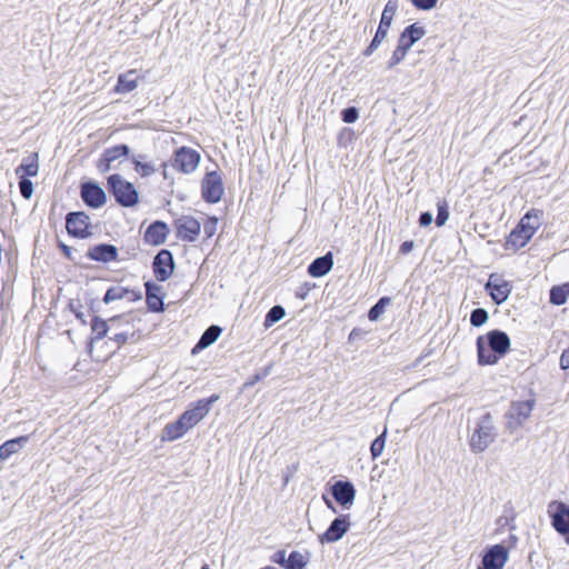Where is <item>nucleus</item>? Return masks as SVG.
Wrapping results in <instances>:
<instances>
[{
	"mask_svg": "<svg viewBox=\"0 0 569 569\" xmlns=\"http://www.w3.org/2000/svg\"><path fill=\"white\" fill-rule=\"evenodd\" d=\"M509 336L499 329L488 331L477 338L478 363L481 366L497 363L510 349Z\"/></svg>",
	"mask_w": 569,
	"mask_h": 569,
	"instance_id": "f257e3e1",
	"label": "nucleus"
},
{
	"mask_svg": "<svg viewBox=\"0 0 569 569\" xmlns=\"http://www.w3.org/2000/svg\"><path fill=\"white\" fill-rule=\"evenodd\" d=\"M498 436L491 413L481 415L473 423L470 431L469 446L473 453L483 452L496 441Z\"/></svg>",
	"mask_w": 569,
	"mask_h": 569,
	"instance_id": "f03ea898",
	"label": "nucleus"
},
{
	"mask_svg": "<svg viewBox=\"0 0 569 569\" xmlns=\"http://www.w3.org/2000/svg\"><path fill=\"white\" fill-rule=\"evenodd\" d=\"M539 213L540 211L527 212L517 224V227L508 236L505 248L506 250H518L523 248L533 237L536 230L539 228Z\"/></svg>",
	"mask_w": 569,
	"mask_h": 569,
	"instance_id": "7ed1b4c3",
	"label": "nucleus"
},
{
	"mask_svg": "<svg viewBox=\"0 0 569 569\" xmlns=\"http://www.w3.org/2000/svg\"><path fill=\"white\" fill-rule=\"evenodd\" d=\"M110 193L121 207L131 208L139 201V193L133 183L124 180L120 174L114 173L108 177Z\"/></svg>",
	"mask_w": 569,
	"mask_h": 569,
	"instance_id": "20e7f679",
	"label": "nucleus"
},
{
	"mask_svg": "<svg viewBox=\"0 0 569 569\" xmlns=\"http://www.w3.org/2000/svg\"><path fill=\"white\" fill-rule=\"evenodd\" d=\"M219 398V395L214 393L207 399H200L192 403L191 407L180 416L189 430L209 413L211 406L217 402Z\"/></svg>",
	"mask_w": 569,
	"mask_h": 569,
	"instance_id": "39448f33",
	"label": "nucleus"
},
{
	"mask_svg": "<svg viewBox=\"0 0 569 569\" xmlns=\"http://www.w3.org/2000/svg\"><path fill=\"white\" fill-rule=\"evenodd\" d=\"M224 193L221 174L218 171L207 172L201 182V194L204 201L217 203Z\"/></svg>",
	"mask_w": 569,
	"mask_h": 569,
	"instance_id": "423d86ee",
	"label": "nucleus"
},
{
	"mask_svg": "<svg viewBox=\"0 0 569 569\" xmlns=\"http://www.w3.org/2000/svg\"><path fill=\"white\" fill-rule=\"evenodd\" d=\"M532 408L531 400L513 402L506 413L507 428L512 432L521 427L529 419Z\"/></svg>",
	"mask_w": 569,
	"mask_h": 569,
	"instance_id": "0eeeda50",
	"label": "nucleus"
},
{
	"mask_svg": "<svg viewBox=\"0 0 569 569\" xmlns=\"http://www.w3.org/2000/svg\"><path fill=\"white\" fill-rule=\"evenodd\" d=\"M90 218L83 211L69 212L66 216V228L70 236L86 239L91 232L89 231Z\"/></svg>",
	"mask_w": 569,
	"mask_h": 569,
	"instance_id": "6e6552de",
	"label": "nucleus"
},
{
	"mask_svg": "<svg viewBox=\"0 0 569 569\" xmlns=\"http://www.w3.org/2000/svg\"><path fill=\"white\" fill-rule=\"evenodd\" d=\"M553 529L561 536L569 535V506L562 501H552L548 507Z\"/></svg>",
	"mask_w": 569,
	"mask_h": 569,
	"instance_id": "1a4fd4ad",
	"label": "nucleus"
},
{
	"mask_svg": "<svg viewBox=\"0 0 569 569\" xmlns=\"http://www.w3.org/2000/svg\"><path fill=\"white\" fill-rule=\"evenodd\" d=\"M199 162L200 154L198 151L191 148L181 147L174 152L172 167L183 173H191L198 168Z\"/></svg>",
	"mask_w": 569,
	"mask_h": 569,
	"instance_id": "9d476101",
	"label": "nucleus"
},
{
	"mask_svg": "<svg viewBox=\"0 0 569 569\" xmlns=\"http://www.w3.org/2000/svg\"><path fill=\"white\" fill-rule=\"evenodd\" d=\"M80 196L84 204L92 209L101 208L107 202L104 190L94 181L81 183Z\"/></svg>",
	"mask_w": 569,
	"mask_h": 569,
	"instance_id": "9b49d317",
	"label": "nucleus"
},
{
	"mask_svg": "<svg viewBox=\"0 0 569 569\" xmlns=\"http://www.w3.org/2000/svg\"><path fill=\"white\" fill-rule=\"evenodd\" d=\"M152 270L158 281L168 280L174 270V260L171 251L161 249L152 261Z\"/></svg>",
	"mask_w": 569,
	"mask_h": 569,
	"instance_id": "f8f14e48",
	"label": "nucleus"
},
{
	"mask_svg": "<svg viewBox=\"0 0 569 569\" xmlns=\"http://www.w3.org/2000/svg\"><path fill=\"white\" fill-rule=\"evenodd\" d=\"M332 498L343 509H349L356 499V488L349 480H338L330 487Z\"/></svg>",
	"mask_w": 569,
	"mask_h": 569,
	"instance_id": "ddd939ff",
	"label": "nucleus"
},
{
	"mask_svg": "<svg viewBox=\"0 0 569 569\" xmlns=\"http://www.w3.org/2000/svg\"><path fill=\"white\" fill-rule=\"evenodd\" d=\"M349 515H340L335 518L328 529L319 536L321 543H332L339 541L350 528Z\"/></svg>",
	"mask_w": 569,
	"mask_h": 569,
	"instance_id": "4468645a",
	"label": "nucleus"
},
{
	"mask_svg": "<svg viewBox=\"0 0 569 569\" xmlns=\"http://www.w3.org/2000/svg\"><path fill=\"white\" fill-rule=\"evenodd\" d=\"M174 226L178 238L188 242L196 241L201 230V223L191 216L178 218L174 221Z\"/></svg>",
	"mask_w": 569,
	"mask_h": 569,
	"instance_id": "2eb2a0df",
	"label": "nucleus"
},
{
	"mask_svg": "<svg viewBox=\"0 0 569 569\" xmlns=\"http://www.w3.org/2000/svg\"><path fill=\"white\" fill-rule=\"evenodd\" d=\"M485 289L496 305H501L507 301L511 292L510 283L500 279L496 274H490L487 283L485 284Z\"/></svg>",
	"mask_w": 569,
	"mask_h": 569,
	"instance_id": "dca6fc26",
	"label": "nucleus"
},
{
	"mask_svg": "<svg viewBox=\"0 0 569 569\" xmlns=\"http://www.w3.org/2000/svg\"><path fill=\"white\" fill-rule=\"evenodd\" d=\"M507 560V548L502 545H495L487 549L478 569H501Z\"/></svg>",
	"mask_w": 569,
	"mask_h": 569,
	"instance_id": "f3484780",
	"label": "nucleus"
},
{
	"mask_svg": "<svg viewBox=\"0 0 569 569\" xmlns=\"http://www.w3.org/2000/svg\"><path fill=\"white\" fill-rule=\"evenodd\" d=\"M90 260L108 263L118 260V248L110 243H99L92 246L87 251Z\"/></svg>",
	"mask_w": 569,
	"mask_h": 569,
	"instance_id": "a211bd4d",
	"label": "nucleus"
},
{
	"mask_svg": "<svg viewBox=\"0 0 569 569\" xmlns=\"http://www.w3.org/2000/svg\"><path fill=\"white\" fill-rule=\"evenodd\" d=\"M146 288V302L148 309L152 312H162L164 310L162 287L152 282L147 281Z\"/></svg>",
	"mask_w": 569,
	"mask_h": 569,
	"instance_id": "6ab92c4d",
	"label": "nucleus"
},
{
	"mask_svg": "<svg viewBox=\"0 0 569 569\" xmlns=\"http://www.w3.org/2000/svg\"><path fill=\"white\" fill-rule=\"evenodd\" d=\"M169 229L163 221L152 222L146 230L143 239L147 243L152 246L162 244L168 236Z\"/></svg>",
	"mask_w": 569,
	"mask_h": 569,
	"instance_id": "aec40b11",
	"label": "nucleus"
},
{
	"mask_svg": "<svg viewBox=\"0 0 569 569\" xmlns=\"http://www.w3.org/2000/svg\"><path fill=\"white\" fill-rule=\"evenodd\" d=\"M333 267V257L331 252H328L321 257L316 258L308 266V273L311 277L320 278L330 272Z\"/></svg>",
	"mask_w": 569,
	"mask_h": 569,
	"instance_id": "412c9836",
	"label": "nucleus"
},
{
	"mask_svg": "<svg viewBox=\"0 0 569 569\" xmlns=\"http://www.w3.org/2000/svg\"><path fill=\"white\" fill-rule=\"evenodd\" d=\"M426 34L423 27L412 23L400 33L398 43L409 50L417 41Z\"/></svg>",
	"mask_w": 569,
	"mask_h": 569,
	"instance_id": "4be33fe9",
	"label": "nucleus"
},
{
	"mask_svg": "<svg viewBox=\"0 0 569 569\" xmlns=\"http://www.w3.org/2000/svg\"><path fill=\"white\" fill-rule=\"evenodd\" d=\"M39 172V156L37 152H31L26 156L21 163L16 168L18 177H36Z\"/></svg>",
	"mask_w": 569,
	"mask_h": 569,
	"instance_id": "5701e85b",
	"label": "nucleus"
},
{
	"mask_svg": "<svg viewBox=\"0 0 569 569\" xmlns=\"http://www.w3.org/2000/svg\"><path fill=\"white\" fill-rule=\"evenodd\" d=\"M138 72L132 69L124 73L119 74L116 86V91L119 93H129L138 87Z\"/></svg>",
	"mask_w": 569,
	"mask_h": 569,
	"instance_id": "b1692460",
	"label": "nucleus"
},
{
	"mask_svg": "<svg viewBox=\"0 0 569 569\" xmlns=\"http://www.w3.org/2000/svg\"><path fill=\"white\" fill-rule=\"evenodd\" d=\"M189 431L183 420L179 417L174 422L168 423L162 431V439L173 441Z\"/></svg>",
	"mask_w": 569,
	"mask_h": 569,
	"instance_id": "393cba45",
	"label": "nucleus"
},
{
	"mask_svg": "<svg viewBox=\"0 0 569 569\" xmlns=\"http://www.w3.org/2000/svg\"><path fill=\"white\" fill-rule=\"evenodd\" d=\"M189 431L183 420L179 417L174 422L168 423L162 431V439L173 441Z\"/></svg>",
	"mask_w": 569,
	"mask_h": 569,
	"instance_id": "a878e982",
	"label": "nucleus"
},
{
	"mask_svg": "<svg viewBox=\"0 0 569 569\" xmlns=\"http://www.w3.org/2000/svg\"><path fill=\"white\" fill-rule=\"evenodd\" d=\"M28 437L21 436L14 439H10L0 446V457L2 460L8 459L11 455L19 451V449L27 443Z\"/></svg>",
	"mask_w": 569,
	"mask_h": 569,
	"instance_id": "bb28decb",
	"label": "nucleus"
},
{
	"mask_svg": "<svg viewBox=\"0 0 569 569\" xmlns=\"http://www.w3.org/2000/svg\"><path fill=\"white\" fill-rule=\"evenodd\" d=\"M147 156L146 154H133L131 156L130 160L134 166V170L141 176V177H150L153 174L157 169L156 167L150 163L146 162Z\"/></svg>",
	"mask_w": 569,
	"mask_h": 569,
	"instance_id": "cd10ccee",
	"label": "nucleus"
},
{
	"mask_svg": "<svg viewBox=\"0 0 569 569\" xmlns=\"http://www.w3.org/2000/svg\"><path fill=\"white\" fill-rule=\"evenodd\" d=\"M221 335V328L219 326L212 325L208 327L204 332L201 335L197 348L204 349L214 343Z\"/></svg>",
	"mask_w": 569,
	"mask_h": 569,
	"instance_id": "c85d7f7f",
	"label": "nucleus"
},
{
	"mask_svg": "<svg viewBox=\"0 0 569 569\" xmlns=\"http://www.w3.org/2000/svg\"><path fill=\"white\" fill-rule=\"evenodd\" d=\"M569 297V283L553 286L550 289L549 301L555 306H562Z\"/></svg>",
	"mask_w": 569,
	"mask_h": 569,
	"instance_id": "c756f323",
	"label": "nucleus"
},
{
	"mask_svg": "<svg viewBox=\"0 0 569 569\" xmlns=\"http://www.w3.org/2000/svg\"><path fill=\"white\" fill-rule=\"evenodd\" d=\"M388 31L389 29L387 27L379 24L376 34L373 36V39L371 40L369 46L363 50L362 54L365 57H370L386 39Z\"/></svg>",
	"mask_w": 569,
	"mask_h": 569,
	"instance_id": "7c9ffc66",
	"label": "nucleus"
},
{
	"mask_svg": "<svg viewBox=\"0 0 569 569\" xmlns=\"http://www.w3.org/2000/svg\"><path fill=\"white\" fill-rule=\"evenodd\" d=\"M398 8L399 4L397 0H389L385 6L379 24L390 29L391 22L398 11Z\"/></svg>",
	"mask_w": 569,
	"mask_h": 569,
	"instance_id": "2f4dec72",
	"label": "nucleus"
},
{
	"mask_svg": "<svg viewBox=\"0 0 569 569\" xmlns=\"http://www.w3.org/2000/svg\"><path fill=\"white\" fill-rule=\"evenodd\" d=\"M130 148L127 144H118L111 148H108L103 151V154L107 157V160H111L113 163L114 161L119 160L120 158H126L129 156Z\"/></svg>",
	"mask_w": 569,
	"mask_h": 569,
	"instance_id": "473e14b6",
	"label": "nucleus"
},
{
	"mask_svg": "<svg viewBox=\"0 0 569 569\" xmlns=\"http://www.w3.org/2000/svg\"><path fill=\"white\" fill-rule=\"evenodd\" d=\"M391 302V298L381 297L368 311L370 321H377L385 312L386 307Z\"/></svg>",
	"mask_w": 569,
	"mask_h": 569,
	"instance_id": "72a5a7b5",
	"label": "nucleus"
},
{
	"mask_svg": "<svg viewBox=\"0 0 569 569\" xmlns=\"http://www.w3.org/2000/svg\"><path fill=\"white\" fill-rule=\"evenodd\" d=\"M286 315V311L283 307L277 305L270 308V310L267 312L263 326L266 328H269L280 321Z\"/></svg>",
	"mask_w": 569,
	"mask_h": 569,
	"instance_id": "f704fd0d",
	"label": "nucleus"
},
{
	"mask_svg": "<svg viewBox=\"0 0 569 569\" xmlns=\"http://www.w3.org/2000/svg\"><path fill=\"white\" fill-rule=\"evenodd\" d=\"M91 329L92 332L94 333V339L100 340L107 336L109 326L106 320L101 319L98 316H94L91 321Z\"/></svg>",
	"mask_w": 569,
	"mask_h": 569,
	"instance_id": "c9c22d12",
	"label": "nucleus"
},
{
	"mask_svg": "<svg viewBox=\"0 0 569 569\" xmlns=\"http://www.w3.org/2000/svg\"><path fill=\"white\" fill-rule=\"evenodd\" d=\"M126 293H128V288L122 286H112L107 290L103 297V302L110 303L112 301L124 299Z\"/></svg>",
	"mask_w": 569,
	"mask_h": 569,
	"instance_id": "e433bc0d",
	"label": "nucleus"
},
{
	"mask_svg": "<svg viewBox=\"0 0 569 569\" xmlns=\"http://www.w3.org/2000/svg\"><path fill=\"white\" fill-rule=\"evenodd\" d=\"M287 569H303L308 559L299 551H292L288 557Z\"/></svg>",
	"mask_w": 569,
	"mask_h": 569,
	"instance_id": "4c0bfd02",
	"label": "nucleus"
},
{
	"mask_svg": "<svg viewBox=\"0 0 569 569\" xmlns=\"http://www.w3.org/2000/svg\"><path fill=\"white\" fill-rule=\"evenodd\" d=\"M489 319V313L483 308H476L470 313V323L473 327H481Z\"/></svg>",
	"mask_w": 569,
	"mask_h": 569,
	"instance_id": "58836bf2",
	"label": "nucleus"
},
{
	"mask_svg": "<svg viewBox=\"0 0 569 569\" xmlns=\"http://www.w3.org/2000/svg\"><path fill=\"white\" fill-rule=\"evenodd\" d=\"M385 445L386 430L371 442L370 452L373 459L378 458L382 453Z\"/></svg>",
	"mask_w": 569,
	"mask_h": 569,
	"instance_id": "ea45409f",
	"label": "nucleus"
},
{
	"mask_svg": "<svg viewBox=\"0 0 569 569\" xmlns=\"http://www.w3.org/2000/svg\"><path fill=\"white\" fill-rule=\"evenodd\" d=\"M437 217H436V224L438 227H441L443 226L448 218H449V209H448V203L442 200V201H438L437 202Z\"/></svg>",
	"mask_w": 569,
	"mask_h": 569,
	"instance_id": "a19ab883",
	"label": "nucleus"
},
{
	"mask_svg": "<svg viewBox=\"0 0 569 569\" xmlns=\"http://www.w3.org/2000/svg\"><path fill=\"white\" fill-rule=\"evenodd\" d=\"M19 190L21 196L24 199H30L33 194V183L32 181L27 177H19Z\"/></svg>",
	"mask_w": 569,
	"mask_h": 569,
	"instance_id": "79ce46f5",
	"label": "nucleus"
},
{
	"mask_svg": "<svg viewBox=\"0 0 569 569\" xmlns=\"http://www.w3.org/2000/svg\"><path fill=\"white\" fill-rule=\"evenodd\" d=\"M408 51L409 50H407L406 48L398 43L388 63V69H391L395 66L399 64L405 59Z\"/></svg>",
	"mask_w": 569,
	"mask_h": 569,
	"instance_id": "37998d69",
	"label": "nucleus"
},
{
	"mask_svg": "<svg viewBox=\"0 0 569 569\" xmlns=\"http://www.w3.org/2000/svg\"><path fill=\"white\" fill-rule=\"evenodd\" d=\"M111 340L116 341L118 346H122L127 343L129 340L136 341L138 338H136V332L133 331H122L114 333L113 337L110 338Z\"/></svg>",
	"mask_w": 569,
	"mask_h": 569,
	"instance_id": "c03bdc74",
	"label": "nucleus"
},
{
	"mask_svg": "<svg viewBox=\"0 0 569 569\" xmlns=\"http://www.w3.org/2000/svg\"><path fill=\"white\" fill-rule=\"evenodd\" d=\"M359 118V111L356 107H348L341 111V119L346 123H353Z\"/></svg>",
	"mask_w": 569,
	"mask_h": 569,
	"instance_id": "a18cd8bd",
	"label": "nucleus"
},
{
	"mask_svg": "<svg viewBox=\"0 0 569 569\" xmlns=\"http://www.w3.org/2000/svg\"><path fill=\"white\" fill-rule=\"evenodd\" d=\"M218 219L216 217L208 218V220L203 223V232L207 238H211L216 233Z\"/></svg>",
	"mask_w": 569,
	"mask_h": 569,
	"instance_id": "49530a36",
	"label": "nucleus"
},
{
	"mask_svg": "<svg viewBox=\"0 0 569 569\" xmlns=\"http://www.w3.org/2000/svg\"><path fill=\"white\" fill-rule=\"evenodd\" d=\"M271 366L263 368L260 372L254 373L246 383V386H253L258 381L264 379L270 375Z\"/></svg>",
	"mask_w": 569,
	"mask_h": 569,
	"instance_id": "de8ad7c7",
	"label": "nucleus"
},
{
	"mask_svg": "<svg viewBox=\"0 0 569 569\" xmlns=\"http://www.w3.org/2000/svg\"><path fill=\"white\" fill-rule=\"evenodd\" d=\"M419 10H431L437 6L438 0H410Z\"/></svg>",
	"mask_w": 569,
	"mask_h": 569,
	"instance_id": "09e8293b",
	"label": "nucleus"
},
{
	"mask_svg": "<svg viewBox=\"0 0 569 569\" xmlns=\"http://www.w3.org/2000/svg\"><path fill=\"white\" fill-rule=\"evenodd\" d=\"M271 561L278 563L282 568L287 569L288 558H286V550H278L271 556Z\"/></svg>",
	"mask_w": 569,
	"mask_h": 569,
	"instance_id": "8fccbe9b",
	"label": "nucleus"
},
{
	"mask_svg": "<svg viewBox=\"0 0 569 569\" xmlns=\"http://www.w3.org/2000/svg\"><path fill=\"white\" fill-rule=\"evenodd\" d=\"M112 162L111 160H107V157L102 153L101 158L97 163V168L101 173H106L111 170Z\"/></svg>",
	"mask_w": 569,
	"mask_h": 569,
	"instance_id": "3c124183",
	"label": "nucleus"
},
{
	"mask_svg": "<svg viewBox=\"0 0 569 569\" xmlns=\"http://www.w3.org/2000/svg\"><path fill=\"white\" fill-rule=\"evenodd\" d=\"M432 220H433L432 213L429 211H425V212H421V214L419 217V224L421 227H428L431 224Z\"/></svg>",
	"mask_w": 569,
	"mask_h": 569,
	"instance_id": "603ef678",
	"label": "nucleus"
},
{
	"mask_svg": "<svg viewBox=\"0 0 569 569\" xmlns=\"http://www.w3.org/2000/svg\"><path fill=\"white\" fill-rule=\"evenodd\" d=\"M124 299L130 302H134L142 299V293L141 291L128 289V293H126Z\"/></svg>",
	"mask_w": 569,
	"mask_h": 569,
	"instance_id": "864d4df0",
	"label": "nucleus"
},
{
	"mask_svg": "<svg viewBox=\"0 0 569 569\" xmlns=\"http://www.w3.org/2000/svg\"><path fill=\"white\" fill-rule=\"evenodd\" d=\"M560 368L563 370L569 369V347L560 356Z\"/></svg>",
	"mask_w": 569,
	"mask_h": 569,
	"instance_id": "5fc2aeb1",
	"label": "nucleus"
},
{
	"mask_svg": "<svg viewBox=\"0 0 569 569\" xmlns=\"http://www.w3.org/2000/svg\"><path fill=\"white\" fill-rule=\"evenodd\" d=\"M413 247H415L413 241H411V240H407V241H405V242H402V243H401V246H400V248H399V251H400V253H402V254H408L409 252H411V251H412Z\"/></svg>",
	"mask_w": 569,
	"mask_h": 569,
	"instance_id": "6e6d98bb",
	"label": "nucleus"
},
{
	"mask_svg": "<svg viewBox=\"0 0 569 569\" xmlns=\"http://www.w3.org/2000/svg\"><path fill=\"white\" fill-rule=\"evenodd\" d=\"M60 249L62 250V252L64 253V256L70 259V260H73V257H72V248H70L69 246L64 244V243H60L59 244Z\"/></svg>",
	"mask_w": 569,
	"mask_h": 569,
	"instance_id": "4d7b16f0",
	"label": "nucleus"
},
{
	"mask_svg": "<svg viewBox=\"0 0 569 569\" xmlns=\"http://www.w3.org/2000/svg\"><path fill=\"white\" fill-rule=\"evenodd\" d=\"M322 499H323V501H325L326 506H327L329 509H331L333 512H337V510H336V508H335V506H333L332 501H331L329 498H327L326 496H322Z\"/></svg>",
	"mask_w": 569,
	"mask_h": 569,
	"instance_id": "13d9d810",
	"label": "nucleus"
},
{
	"mask_svg": "<svg viewBox=\"0 0 569 569\" xmlns=\"http://www.w3.org/2000/svg\"><path fill=\"white\" fill-rule=\"evenodd\" d=\"M121 320H122V318H121V317H112V318H110V319H109V322H111L112 325H114V323L120 322Z\"/></svg>",
	"mask_w": 569,
	"mask_h": 569,
	"instance_id": "bf43d9fd",
	"label": "nucleus"
},
{
	"mask_svg": "<svg viewBox=\"0 0 569 569\" xmlns=\"http://www.w3.org/2000/svg\"><path fill=\"white\" fill-rule=\"evenodd\" d=\"M358 335V330L357 329H353L349 336V339H353L355 337H357Z\"/></svg>",
	"mask_w": 569,
	"mask_h": 569,
	"instance_id": "052dcab7",
	"label": "nucleus"
},
{
	"mask_svg": "<svg viewBox=\"0 0 569 569\" xmlns=\"http://www.w3.org/2000/svg\"><path fill=\"white\" fill-rule=\"evenodd\" d=\"M76 316H77V318H78V319H80L81 321H83V322H84V320H83V313H82V312H78V313H76Z\"/></svg>",
	"mask_w": 569,
	"mask_h": 569,
	"instance_id": "680f3d73",
	"label": "nucleus"
},
{
	"mask_svg": "<svg viewBox=\"0 0 569 569\" xmlns=\"http://www.w3.org/2000/svg\"><path fill=\"white\" fill-rule=\"evenodd\" d=\"M422 360V357L417 358L416 362L413 363L415 367H417Z\"/></svg>",
	"mask_w": 569,
	"mask_h": 569,
	"instance_id": "e2e57ef3",
	"label": "nucleus"
},
{
	"mask_svg": "<svg viewBox=\"0 0 569 569\" xmlns=\"http://www.w3.org/2000/svg\"><path fill=\"white\" fill-rule=\"evenodd\" d=\"M263 569H277V568L268 566V567H266Z\"/></svg>",
	"mask_w": 569,
	"mask_h": 569,
	"instance_id": "0e129e2a",
	"label": "nucleus"
},
{
	"mask_svg": "<svg viewBox=\"0 0 569 569\" xmlns=\"http://www.w3.org/2000/svg\"><path fill=\"white\" fill-rule=\"evenodd\" d=\"M200 569H210L207 565L201 567Z\"/></svg>",
	"mask_w": 569,
	"mask_h": 569,
	"instance_id": "69168bd1",
	"label": "nucleus"
}]
</instances>
